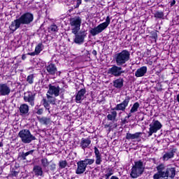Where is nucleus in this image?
I'll use <instances>...</instances> for the list:
<instances>
[{"label": "nucleus", "mask_w": 179, "mask_h": 179, "mask_svg": "<svg viewBox=\"0 0 179 179\" xmlns=\"http://www.w3.org/2000/svg\"><path fill=\"white\" fill-rule=\"evenodd\" d=\"M34 19V16L32 13L29 12L24 13L19 18L14 20L11 22L9 26L11 33H15L17 29H20L21 24H30Z\"/></svg>", "instance_id": "obj_1"}, {"label": "nucleus", "mask_w": 179, "mask_h": 179, "mask_svg": "<svg viewBox=\"0 0 179 179\" xmlns=\"http://www.w3.org/2000/svg\"><path fill=\"white\" fill-rule=\"evenodd\" d=\"M131 53L127 50H124L122 52L115 55V61L117 66L127 67V62L129 61Z\"/></svg>", "instance_id": "obj_2"}, {"label": "nucleus", "mask_w": 179, "mask_h": 179, "mask_svg": "<svg viewBox=\"0 0 179 179\" xmlns=\"http://www.w3.org/2000/svg\"><path fill=\"white\" fill-rule=\"evenodd\" d=\"M143 171H145V164L140 159L134 162L130 176L131 178H138V177H141V174H143Z\"/></svg>", "instance_id": "obj_3"}, {"label": "nucleus", "mask_w": 179, "mask_h": 179, "mask_svg": "<svg viewBox=\"0 0 179 179\" xmlns=\"http://www.w3.org/2000/svg\"><path fill=\"white\" fill-rule=\"evenodd\" d=\"M111 22V18H110V16H107L106 19V22L99 24L97 27L94 28H92L90 30V34L94 37V36H97V34H100L103 30H106L107 27L110 25V23Z\"/></svg>", "instance_id": "obj_4"}, {"label": "nucleus", "mask_w": 179, "mask_h": 179, "mask_svg": "<svg viewBox=\"0 0 179 179\" xmlns=\"http://www.w3.org/2000/svg\"><path fill=\"white\" fill-rule=\"evenodd\" d=\"M18 136L20 138L22 143H31L33 141H36V136L31 134L30 130L23 129L18 133Z\"/></svg>", "instance_id": "obj_5"}, {"label": "nucleus", "mask_w": 179, "mask_h": 179, "mask_svg": "<svg viewBox=\"0 0 179 179\" xmlns=\"http://www.w3.org/2000/svg\"><path fill=\"white\" fill-rule=\"evenodd\" d=\"M156 169L157 172L154 174V179H169L167 178V166L164 164H159Z\"/></svg>", "instance_id": "obj_6"}, {"label": "nucleus", "mask_w": 179, "mask_h": 179, "mask_svg": "<svg viewBox=\"0 0 179 179\" xmlns=\"http://www.w3.org/2000/svg\"><path fill=\"white\" fill-rule=\"evenodd\" d=\"M70 24L72 27L71 31L73 34H76L80 30V24H82V18L80 17H73L70 20Z\"/></svg>", "instance_id": "obj_7"}, {"label": "nucleus", "mask_w": 179, "mask_h": 179, "mask_svg": "<svg viewBox=\"0 0 179 179\" xmlns=\"http://www.w3.org/2000/svg\"><path fill=\"white\" fill-rule=\"evenodd\" d=\"M122 73H125V71L122 69V66L114 64L108 70V74L112 75V76H115V78L121 76Z\"/></svg>", "instance_id": "obj_8"}, {"label": "nucleus", "mask_w": 179, "mask_h": 179, "mask_svg": "<svg viewBox=\"0 0 179 179\" xmlns=\"http://www.w3.org/2000/svg\"><path fill=\"white\" fill-rule=\"evenodd\" d=\"M24 101L25 103H29V106L34 107V100H36V93L27 91L24 93Z\"/></svg>", "instance_id": "obj_9"}, {"label": "nucleus", "mask_w": 179, "mask_h": 179, "mask_svg": "<svg viewBox=\"0 0 179 179\" xmlns=\"http://www.w3.org/2000/svg\"><path fill=\"white\" fill-rule=\"evenodd\" d=\"M162 123L159 120H155L154 122L150 124L149 131L148 132V136H152L153 134H156L159 129H162Z\"/></svg>", "instance_id": "obj_10"}, {"label": "nucleus", "mask_w": 179, "mask_h": 179, "mask_svg": "<svg viewBox=\"0 0 179 179\" xmlns=\"http://www.w3.org/2000/svg\"><path fill=\"white\" fill-rule=\"evenodd\" d=\"M130 100L131 97L127 96L122 103L116 105L113 110H115V111H125L127 107H128V104H129Z\"/></svg>", "instance_id": "obj_11"}, {"label": "nucleus", "mask_w": 179, "mask_h": 179, "mask_svg": "<svg viewBox=\"0 0 179 179\" xmlns=\"http://www.w3.org/2000/svg\"><path fill=\"white\" fill-rule=\"evenodd\" d=\"M74 34L76 36L74 38V43H76V44L80 45L85 43V37H86V33L85 31L77 32Z\"/></svg>", "instance_id": "obj_12"}, {"label": "nucleus", "mask_w": 179, "mask_h": 179, "mask_svg": "<svg viewBox=\"0 0 179 179\" xmlns=\"http://www.w3.org/2000/svg\"><path fill=\"white\" fill-rule=\"evenodd\" d=\"M10 87L6 83H0V96H9Z\"/></svg>", "instance_id": "obj_13"}, {"label": "nucleus", "mask_w": 179, "mask_h": 179, "mask_svg": "<svg viewBox=\"0 0 179 179\" xmlns=\"http://www.w3.org/2000/svg\"><path fill=\"white\" fill-rule=\"evenodd\" d=\"M86 163H84L82 160L77 162V169L76 170V174H83L86 171Z\"/></svg>", "instance_id": "obj_14"}, {"label": "nucleus", "mask_w": 179, "mask_h": 179, "mask_svg": "<svg viewBox=\"0 0 179 179\" xmlns=\"http://www.w3.org/2000/svg\"><path fill=\"white\" fill-rule=\"evenodd\" d=\"M59 90H60L59 86L55 87V86L50 84L48 94H51V96H52V94H54L55 96V97H58V96H59Z\"/></svg>", "instance_id": "obj_15"}, {"label": "nucleus", "mask_w": 179, "mask_h": 179, "mask_svg": "<svg viewBox=\"0 0 179 179\" xmlns=\"http://www.w3.org/2000/svg\"><path fill=\"white\" fill-rule=\"evenodd\" d=\"M20 110V115H22V117H24L26 115H29V105L27 103H22L20 106L19 108Z\"/></svg>", "instance_id": "obj_16"}, {"label": "nucleus", "mask_w": 179, "mask_h": 179, "mask_svg": "<svg viewBox=\"0 0 179 179\" xmlns=\"http://www.w3.org/2000/svg\"><path fill=\"white\" fill-rule=\"evenodd\" d=\"M176 152L177 149L173 148L171 150V151L165 152L162 157V160H164V162H167L168 160H170V159H173V157H174V153Z\"/></svg>", "instance_id": "obj_17"}, {"label": "nucleus", "mask_w": 179, "mask_h": 179, "mask_svg": "<svg viewBox=\"0 0 179 179\" xmlns=\"http://www.w3.org/2000/svg\"><path fill=\"white\" fill-rule=\"evenodd\" d=\"M176 177V168L166 166V178L173 179Z\"/></svg>", "instance_id": "obj_18"}, {"label": "nucleus", "mask_w": 179, "mask_h": 179, "mask_svg": "<svg viewBox=\"0 0 179 179\" xmlns=\"http://www.w3.org/2000/svg\"><path fill=\"white\" fill-rule=\"evenodd\" d=\"M90 143H92L90 138H82L80 143V148L83 150H85V149H87V148L90 146Z\"/></svg>", "instance_id": "obj_19"}, {"label": "nucleus", "mask_w": 179, "mask_h": 179, "mask_svg": "<svg viewBox=\"0 0 179 179\" xmlns=\"http://www.w3.org/2000/svg\"><path fill=\"white\" fill-rule=\"evenodd\" d=\"M146 72H148V67L143 66L136 70L135 76L136 78H142V76H145Z\"/></svg>", "instance_id": "obj_20"}, {"label": "nucleus", "mask_w": 179, "mask_h": 179, "mask_svg": "<svg viewBox=\"0 0 179 179\" xmlns=\"http://www.w3.org/2000/svg\"><path fill=\"white\" fill-rule=\"evenodd\" d=\"M85 94H86V89L83 88L78 91L76 96V103H80V101L85 99Z\"/></svg>", "instance_id": "obj_21"}, {"label": "nucleus", "mask_w": 179, "mask_h": 179, "mask_svg": "<svg viewBox=\"0 0 179 179\" xmlns=\"http://www.w3.org/2000/svg\"><path fill=\"white\" fill-rule=\"evenodd\" d=\"M43 50V43H38L36 48L35 51L31 52H28L27 55H31V57H36V55H38Z\"/></svg>", "instance_id": "obj_22"}, {"label": "nucleus", "mask_w": 179, "mask_h": 179, "mask_svg": "<svg viewBox=\"0 0 179 179\" xmlns=\"http://www.w3.org/2000/svg\"><path fill=\"white\" fill-rule=\"evenodd\" d=\"M113 87L115 89H122L124 87V78H119L113 80Z\"/></svg>", "instance_id": "obj_23"}, {"label": "nucleus", "mask_w": 179, "mask_h": 179, "mask_svg": "<svg viewBox=\"0 0 179 179\" xmlns=\"http://www.w3.org/2000/svg\"><path fill=\"white\" fill-rule=\"evenodd\" d=\"M94 153H95V157H96V160L95 163L97 165L101 164V154H100V151L97 148V147L94 148Z\"/></svg>", "instance_id": "obj_24"}, {"label": "nucleus", "mask_w": 179, "mask_h": 179, "mask_svg": "<svg viewBox=\"0 0 179 179\" xmlns=\"http://www.w3.org/2000/svg\"><path fill=\"white\" fill-rule=\"evenodd\" d=\"M141 135H142V132H136L134 134H132L131 133H127L126 139H127V141H131L133 139H138V138L141 137Z\"/></svg>", "instance_id": "obj_25"}, {"label": "nucleus", "mask_w": 179, "mask_h": 179, "mask_svg": "<svg viewBox=\"0 0 179 179\" xmlns=\"http://www.w3.org/2000/svg\"><path fill=\"white\" fill-rule=\"evenodd\" d=\"M33 172L36 177H40L43 176V168L38 165H36L34 166Z\"/></svg>", "instance_id": "obj_26"}, {"label": "nucleus", "mask_w": 179, "mask_h": 179, "mask_svg": "<svg viewBox=\"0 0 179 179\" xmlns=\"http://www.w3.org/2000/svg\"><path fill=\"white\" fill-rule=\"evenodd\" d=\"M46 69L50 75H55L57 72V67L52 64L48 66Z\"/></svg>", "instance_id": "obj_27"}, {"label": "nucleus", "mask_w": 179, "mask_h": 179, "mask_svg": "<svg viewBox=\"0 0 179 179\" xmlns=\"http://www.w3.org/2000/svg\"><path fill=\"white\" fill-rule=\"evenodd\" d=\"M107 118L109 121H115V118H117V111L113 110L107 115Z\"/></svg>", "instance_id": "obj_28"}, {"label": "nucleus", "mask_w": 179, "mask_h": 179, "mask_svg": "<svg viewBox=\"0 0 179 179\" xmlns=\"http://www.w3.org/2000/svg\"><path fill=\"white\" fill-rule=\"evenodd\" d=\"M33 153H34V150H31L27 152H22L20 155L21 159L22 160H26V157H27V156H29V155H33Z\"/></svg>", "instance_id": "obj_29"}, {"label": "nucleus", "mask_w": 179, "mask_h": 179, "mask_svg": "<svg viewBox=\"0 0 179 179\" xmlns=\"http://www.w3.org/2000/svg\"><path fill=\"white\" fill-rule=\"evenodd\" d=\"M49 33H57L58 31V27L56 24H52L48 27Z\"/></svg>", "instance_id": "obj_30"}, {"label": "nucleus", "mask_w": 179, "mask_h": 179, "mask_svg": "<svg viewBox=\"0 0 179 179\" xmlns=\"http://www.w3.org/2000/svg\"><path fill=\"white\" fill-rule=\"evenodd\" d=\"M16 170H17V167L15 166V168H12L10 171V175L12 176V177H17V176L20 173V171Z\"/></svg>", "instance_id": "obj_31"}, {"label": "nucleus", "mask_w": 179, "mask_h": 179, "mask_svg": "<svg viewBox=\"0 0 179 179\" xmlns=\"http://www.w3.org/2000/svg\"><path fill=\"white\" fill-rule=\"evenodd\" d=\"M27 82L29 85H33L34 83V74H30L27 78Z\"/></svg>", "instance_id": "obj_32"}, {"label": "nucleus", "mask_w": 179, "mask_h": 179, "mask_svg": "<svg viewBox=\"0 0 179 179\" xmlns=\"http://www.w3.org/2000/svg\"><path fill=\"white\" fill-rule=\"evenodd\" d=\"M84 163H85L86 166H92L93 163H94V159H87L85 158L84 160H82Z\"/></svg>", "instance_id": "obj_33"}, {"label": "nucleus", "mask_w": 179, "mask_h": 179, "mask_svg": "<svg viewBox=\"0 0 179 179\" xmlns=\"http://www.w3.org/2000/svg\"><path fill=\"white\" fill-rule=\"evenodd\" d=\"M154 16L155 17H157V19H163V17H164V13L162 11H157Z\"/></svg>", "instance_id": "obj_34"}, {"label": "nucleus", "mask_w": 179, "mask_h": 179, "mask_svg": "<svg viewBox=\"0 0 179 179\" xmlns=\"http://www.w3.org/2000/svg\"><path fill=\"white\" fill-rule=\"evenodd\" d=\"M139 106H140L139 103L138 102L134 103L130 110L131 113H136V111H138V108H139Z\"/></svg>", "instance_id": "obj_35"}, {"label": "nucleus", "mask_w": 179, "mask_h": 179, "mask_svg": "<svg viewBox=\"0 0 179 179\" xmlns=\"http://www.w3.org/2000/svg\"><path fill=\"white\" fill-rule=\"evenodd\" d=\"M114 174V171H113V169H108V171H106V173L105 174V178L109 179L111 176Z\"/></svg>", "instance_id": "obj_36"}, {"label": "nucleus", "mask_w": 179, "mask_h": 179, "mask_svg": "<svg viewBox=\"0 0 179 179\" xmlns=\"http://www.w3.org/2000/svg\"><path fill=\"white\" fill-rule=\"evenodd\" d=\"M59 166L60 169H65V167L68 166V162H66V160H62L59 162Z\"/></svg>", "instance_id": "obj_37"}, {"label": "nucleus", "mask_w": 179, "mask_h": 179, "mask_svg": "<svg viewBox=\"0 0 179 179\" xmlns=\"http://www.w3.org/2000/svg\"><path fill=\"white\" fill-rule=\"evenodd\" d=\"M46 166H48V169H49V170H55V164L52 163V162H50L48 163L47 162L46 159Z\"/></svg>", "instance_id": "obj_38"}, {"label": "nucleus", "mask_w": 179, "mask_h": 179, "mask_svg": "<svg viewBox=\"0 0 179 179\" xmlns=\"http://www.w3.org/2000/svg\"><path fill=\"white\" fill-rule=\"evenodd\" d=\"M37 119L38 120V122L41 123V124H45V117H40V116H38L37 117Z\"/></svg>", "instance_id": "obj_39"}, {"label": "nucleus", "mask_w": 179, "mask_h": 179, "mask_svg": "<svg viewBox=\"0 0 179 179\" xmlns=\"http://www.w3.org/2000/svg\"><path fill=\"white\" fill-rule=\"evenodd\" d=\"M151 37L154 38V40H157V31H153L151 32Z\"/></svg>", "instance_id": "obj_40"}, {"label": "nucleus", "mask_w": 179, "mask_h": 179, "mask_svg": "<svg viewBox=\"0 0 179 179\" xmlns=\"http://www.w3.org/2000/svg\"><path fill=\"white\" fill-rule=\"evenodd\" d=\"M47 98L49 103H55V100L54 99V97L50 96L48 94H47Z\"/></svg>", "instance_id": "obj_41"}, {"label": "nucleus", "mask_w": 179, "mask_h": 179, "mask_svg": "<svg viewBox=\"0 0 179 179\" xmlns=\"http://www.w3.org/2000/svg\"><path fill=\"white\" fill-rule=\"evenodd\" d=\"M43 113H44V109H43V108H38L37 111L36 112V113L38 115H42Z\"/></svg>", "instance_id": "obj_42"}, {"label": "nucleus", "mask_w": 179, "mask_h": 179, "mask_svg": "<svg viewBox=\"0 0 179 179\" xmlns=\"http://www.w3.org/2000/svg\"><path fill=\"white\" fill-rule=\"evenodd\" d=\"M128 118H127V117H125L124 118V120H122V124H128Z\"/></svg>", "instance_id": "obj_43"}, {"label": "nucleus", "mask_w": 179, "mask_h": 179, "mask_svg": "<svg viewBox=\"0 0 179 179\" xmlns=\"http://www.w3.org/2000/svg\"><path fill=\"white\" fill-rule=\"evenodd\" d=\"M82 4V0H77V3L75 8H78V6H80Z\"/></svg>", "instance_id": "obj_44"}, {"label": "nucleus", "mask_w": 179, "mask_h": 179, "mask_svg": "<svg viewBox=\"0 0 179 179\" xmlns=\"http://www.w3.org/2000/svg\"><path fill=\"white\" fill-rule=\"evenodd\" d=\"M132 113H131V110H130V112L128 113V115L126 116V117L129 120V118H131V117H132Z\"/></svg>", "instance_id": "obj_45"}, {"label": "nucleus", "mask_w": 179, "mask_h": 179, "mask_svg": "<svg viewBox=\"0 0 179 179\" xmlns=\"http://www.w3.org/2000/svg\"><path fill=\"white\" fill-rule=\"evenodd\" d=\"M41 103L44 107H45V98L42 99Z\"/></svg>", "instance_id": "obj_46"}, {"label": "nucleus", "mask_w": 179, "mask_h": 179, "mask_svg": "<svg viewBox=\"0 0 179 179\" xmlns=\"http://www.w3.org/2000/svg\"><path fill=\"white\" fill-rule=\"evenodd\" d=\"M171 6H174L176 5V0H172L170 3Z\"/></svg>", "instance_id": "obj_47"}, {"label": "nucleus", "mask_w": 179, "mask_h": 179, "mask_svg": "<svg viewBox=\"0 0 179 179\" xmlns=\"http://www.w3.org/2000/svg\"><path fill=\"white\" fill-rule=\"evenodd\" d=\"M41 163H42L43 167H45V159H41Z\"/></svg>", "instance_id": "obj_48"}, {"label": "nucleus", "mask_w": 179, "mask_h": 179, "mask_svg": "<svg viewBox=\"0 0 179 179\" xmlns=\"http://www.w3.org/2000/svg\"><path fill=\"white\" fill-rule=\"evenodd\" d=\"M26 58H27V57L26 56L25 54H23V55H22V61H24V59H26Z\"/></svg>", "instance_id": "obj_49"}, {"label": "nucleus", "mask_w": 179, "mask_h": 179, "mask_svg": "<svg viewBox=\"0 0 179 179\" xmlns=\"http://www.w3.org/2000/svg\"><path fill=\"white\" fill-rule=\"evenodd\" d=\"M92 54L94 56L97 55V51H96L95 50H94L92 52Z\"/></svg>", "instance_id": "obj_50"}, {"label": "nucleus", "mask_w": 179, "mask_h": 179, "mask_svg": "<svg viewBox=\"0 0 179 179\" xmlns=\"http://www.w3.org/2000/svg\"><path fill=\"white\" fill-rule=\"evenodd\" d=\"M85 2L87 3V2H94V1L96 0H84Z\"/></svg>", "instance_id": "obj_51"}, {"label": "nucleus", "mask_w": 179, "mask_h": 179, "mask_svg": "<svg viewBox=\"0 0 179 179\" xmlns=\"http://www.w3.org/2000/svg\"><path fill=\"white\" fill-rule=\"evenodd\" d=\"M110 179H120V178H118V177H117L115 176H111Z\"/></svg>", "instance_id": "obj_52"}, {"label": "nucleus", "mask_w": 179, "mask_h": 179, "mask_svg": "<svg viewBox=\"0 0 179 179\" xmlns=\"http://www.w3.org/2000/svg\"><path fill=\"white\" fill-rule=\"evenodd\" d=\"M177 101L179 103V94L176 96Z\"/></svg>", "instance_id": "obj_53"}, {"label": "nucleus", "mask_w": 179, "mask_h": 179, "mask_svg": "<svg viewBox=\"0 0 179 179\" xmlns=\"http://www.w3.org/2000/svg\"><path fill=\"white\" fill-rule=\"evenodd\" d=\"M2 146H3V143H2V142H0V148H2Z\"/></svg>", "instance_id": "obj_54"}, {"label": "nucleus", "mask_w": 179, "mask_h": 179, "mask_svg": "<svg viewBox=\"0 0 179 179\" xmlns=\"http://www.w3.org/2000/svg\"><path fill=\"white\" fill-rule=\"evenodd\" d=\"M41 84H43V80H42V82H41Z\"/></svg>", "instance_id": "obj_55"}]
</instances>
